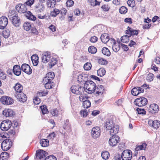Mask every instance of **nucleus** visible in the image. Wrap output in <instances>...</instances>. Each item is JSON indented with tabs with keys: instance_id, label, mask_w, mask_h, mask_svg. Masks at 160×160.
Returning a JSON list of instances; mask_svg holds the SVG:
<instances>
[{
	"instance_id": "2eb2a0df",
	"label": "nucleus",
	"mask_w": 160,
	"mask_h": 160,
	"mask_svg": "<svg viewBox=\"0 0 160 160\" xmlns=\"http://www.w3.org/2000/svg\"><path fill=\"white\" fill-rule=\"evenodd\" d=\"M15 97L20 102H24L27 100V97L25 94L21 92L20 93H15Z\"/></svg>"
},
{
	"instance_id": "20e7f679",
	"label": "nucleus",
	"mask_w": 160,
	"mask_h": 160,
	"mask_svg": "<svg viewBox=\"0 0 160 160\" xmlns=\"http://www.w3.org/2000/svg\"><path fill=\"white\" fill-rule=\"evenodd\" d=\"M132 153L129 150H125L122 152L121 155L122 160H131L132 158Z\"/></svg>"
},
{
	"instance_id": "cd10ccee",
	"label": "nucleus",
	"mask_w": 160,
	"mask_h": 160,
	"mask_svg": "<svg viewBox=\"0 0 160 160\" xmlns=\"http://www.w3.org/2000/svg\"><path fill=\"white\" fill-rule=\"evenodd\" d=\"M16 92V93H19L22 92L23 89V87L19 83H17L14 87Z\"/></svg>"
},
{
	"instance_id": "7c9ffc66",
	"label": "nucleus",
	"mask_w": 160,
	"mask_h": 160,
	"mask_svg": "<svg viewBox=\"0 0 160 160\" xmlns=\"http://www.w3.org/2000/svg\"><path fill=\"white\" fill-rule=\"evenodd\" d=\"M146 146L147 144L144 143H143L141 145L137 146L135 149V150L136 151L135 154L137 153V151L139 150L143 149L145 150L146 147Z\"/></svg>"
},
{
	"instance_id": "c9c22d12",
	"label": "nucleus",
	"mask_w": 160,
	"mask_h": 160,
	"mask_svg": "<svg viewBox=\"0 0 160 160\" xmlns=\"http://www.w3.org/2000/svg\"><path fill=\"white\" fill-rule=\"evenodd\" d=\"M139 87L133 88L131 90V93L133 96H136L139 94Z\"/></svg>"
},
{
	"instance_id": "39448f33",
	"label": "nucleus",
	"mask_w": 160,
	"mask_h": 160,
	"mask_svg": "<svg viewBox=\"0 0 160 160\" xmlns=\"http://www.w3.org/2000/svg\"><path fill=\"white\" fill-rule=\"evenodd\" d=\"M147 98L144 97L137 98L134 102L135 104L138 107L144 106L147 104Z\"/></svg>"
},
{
	"instance_id": "dca6fc26",
	"label": "nucleus",
	"mask_w": 160,
	"mask_h": 160,
	"mask_svg": "<svg viewBox=\"0 0 160 160\" xmlns=\"http://www.w3.org/2000/svg\"><path fill=\"white\" fill-rule=\"evenodd\" d=\"M100 39L102 42L104 43H106L108 42V45L109 47H111L109 43H110V40L111 39H110L108 34L104 33L102 34L100 37Z\"/></svg>"
},
{
	"instance_id": "69168bd1",
	"label": "nucleus",
	"mask_w": 160,
	"mask_h": 160,
	"mask_svg": "<svg viewBox=\"0 0 160 160\" xmlns=\"http://www.w3.org/2000/svg\"><path fill=\"white\" fill-rule=\"evenodd\" d=\"M100 2L97 1L96 0H94L92 2H91V5L93 6L99 5L100 4Z\"/></svg>"
},
{
	"instance_id": "4c0bfd02",
	"label": "nucleus",
	"mask_w": 160,
	"mask_h": 160,
	"mask_svg": "<svg viewBox=\"0 0 160 160\" xmlns=\"http://www.w3.org/2000/svg\"><path fill=\"white\" fill-rule=\"evenodd\" d=\"M60 12V11L59 9L57 8H55L53 11L51 12L50 15L52 17H55Z\"/></svg>"
},
{
	"instance_id": "de8ad7c7",
	"label": "nucleus",
	"mask_w": 160,
	"mask_h": 160,
	"mask_svg": "<svg viewBox=\"0 0 160 160\" xmlns=\"http://www.w3.org/2000/svg\"><path fill=\"white\" fill-rule=\"evenodd\" d=\"M92 67V65L91 63L89 62L86 63L84 65L83 68L85 70H90Z\"/></svg>"
},
{
	"instance_id": "864d4df0",
	"label": "nucleus",
	"mask_w": 160,
	"mask_h": 160,
	"mask_svg": "<svg viewBox=\"0 0 160 160\" xmlns=\"http://www.w3.org/2000/svg\"><path fill=\"white\" fill-rule=\"evenodd\" d=\"M127 3L128 6L130 7L133 8L135 6V3L134 0H128Z\"/></svg>"
},
{
	"instance_id": "e2e57ef3",
	"label": "nucleus",
	"mask_w": 160,
	"mask_h": 160,
	"mask_svg": "<svg viewBox=\"0 0 160 160\" xmlns=\"http://www.w3.org/2000/svg\"><path fill=\"white\" fill-rule=\"evenodd\" d=\"M58 111L57 109L52 110L51 111V113L53 116H57L58 115Z\"/></svg>"
},
{
	"instance_id": "bf43d9fd",
	"label": "nucleus",
	"mask_w": 160,
	"mask_h": 160,
	"mask_svg": "<svg viewBox=\"0 0 160 160\" xmlns=\"http://www.w3.org/2000/svg\"><path fill=\"white\" fill-rule=\"evenodd\" d=\"M98 62L101 65H105L107 64V61L103 58H101L98 59Z\"/></svg>"
},
{
	"instance_id": "a18cd8bd",
	"label": "nucleus",
	"mask_w": 160,
	"mask_h": 160,
	"mask_svg": "<svg viewBox=\"0 0 160 160\" xmlns=\"http://www.w3.org/2000/svg\"><path fill=\"white\" fill-rule=\"evenodd\" d=\"M57 62V59L55 58H52L51 59L50 62L49 64L50 68H51L54 66Z\"/></svg>"
},
{
	"instance_id": "b1692460",
	"label": "nucleus",
	"mask_w": 160,
	"mask_h": 160,
	"mask_svg": "<svg viewBox=\"0 0 160 160\" xmlns=\"http://www.w3.org/2000/svg\"><path fill=\"white\" fill-rule=\"evenodd\" d=\"M21 69L19 66L14 65L13 68V71L14 74L18 76H19L21 73Z\"/></svg>"
},
{
	"instance_id": "aec40b11",
	"label": "nucleus",
	"mask_w": 160,
	"mask_h": 160,
	"mask_svg": "<svg viewBox=\"0 0 160 160\" xmlns=\"http://www.w3.org/2000/svg\"><path fill=\"white\" fill-rule=\"evenodd\" d=\"M14 112L11 109L5 108L3 111L2 114L6 117H12L14 114Z\"/></svg>"
},
{
	"instance_id": "6ab92c4d",
	"label": "nucleus",
	"mask_w": 160,
	"mask_h": 160,
	"mask_svg": "<svg viewBox=\"0 0 160 160\" xmlns=\"http://www.w3.org/2000/svg\"><path fill=\"white\" fill-rule=\"evenodd\" d=\"M42 62L44 63H47L50 60L51 54L49 52H45L42 54Z\"/></svg>"
},
{
	"instance_id": "13d9d810",
	"label": "nucleus",
	"mask_w": 160,
	"mask_h": 160,
	"mask_svg": "<svg viewBox=\"0 0 160 160\" xmlns=\"http://www.w3.org/2000/svg\"><path fill=\"white\" fill-rule=\"evenodd\" d=\"M74 3V2L72 0H68L66 3L67 6L68 7H70L72 6Z\"/></svg>"
},
{
	"instance_id": "680f3d73",
	"label": "nucleus",
	"mask_w": 160,
	"mask_h": 160,
	"mask_svg": "<svg viewBox=\"0 0 160 160\" xmlns=\"http://www.w3.org/2000/svg\"><path fill=\"white\" fill-rule=\"evenodd\" d=\"M98 40V38L95 36H93L91 37L90 41L92 43H95Z\"/></svg>"
},
{
	"instance_id": "412c9836",
	"label": "nucleus",
	"mask_w": 160,
	"mask_h": 160,
	"mask_svg": "<svg viewBox=\"0 0 160 160\" xmlns=\"http://www.w3.org/2000/svg\"><path fill=\"white\" fill-rule=\"evenodd\" d=\"M148 124L154 128H158L160 126V121L157 120H149L148 121Z\"/></svg>"
},
{
	"instance_id": "f03ea898",
	"label": "nucleus",
	"mask_w": 160,
	"mask_h": 160,
	"mask_svg": "<svg viewBox=\"0 0 160 160\" xmlns=\"http://www.w3.org/2000/svg\"><path fill=\"white\" fill-rule=\"evenodd\" d=\"M96 85L92 81H85L83 88L85 91L89 94H91L95 91Z\"/></svg>"
},
{
	"instance_id": "f257e3e1",
	"label": "nucleus",
	"mask_w": 160,
	"mask_h": 160,
	"mask_svg": "<svg viewBox=\"0 0 160 160\" xmlns=\"http://www.w3.org/2000/svg\"><path fill=\"white\" fill-rule=\"evenodd\" d=\"M104 128L107 130H110V134H113L117 133L119 130L118 125H114L111 120H108L104 124Z\"/></svg>"
},
{
	"instance_id": "5fc2aeb1",
	"label": "nucleus",
	"mask_w": 160,
	"mask_h": 160,
	"mask_svg": "<svg viewBox=\"0 0 160 160\" xmlns=\"http://www.w3.org/2000/svg\"><path fill=\"white\" fill-rule=\"evenodd\" d=\"M33 102L35 104L38 105L40 102L41 100L38 97H35L33 99Z\"/></svg>"
},
{
	"instance_id": "6e6d98bb",
	"label": "nucleus",
	"mask_w": 160,
	"mask_h": 160,
	"mask_svg": "<svg viewBox=\"0 0 160 160\" xmlns=\"http://www.w3.org/2000/svg\"><path fill=\"white\" fill-rule=\"evenodd\" d=\"M88 112L86 109L82 110L80 112V114L84 118L86 117L88 115Z\"/></svg>"
},
{
	"instance_id": "4d7b16f0",
	"label": "nucleus",
	"mask_w": 160,
	"mask_h": 160,
	"mask_svg": "<svg viewBox=\"0 0 160 160\" xmlns=\"http://www.w3.org/2000/svg\"><path fill=\"white\" fill-rule=\"evenodd\" d=\"M45 160H57L56 157L53 155H50L47 157Z\"/></svg>"
},
{
	"instance_id": "9d476101",
	"label": "nucleus",
	"mask_w": 160,
	"mask_h": 160,
	"mask_svg": "<svg viewBox=\"0 0 160 160\" xmlns=\"http://www.w3.org/2000/svg\"><path fill=\"white\" fill-rule=\"evenodd\" d=\"M101 131L99 127H96L93 128L92 130L91 135L92 137L96 139L98 138L100 135Z\"/></svg>"
},
{
	"instance_id": "603ef678",
	"label": "nucleus",
	"mask_w": 160,
	"mask_h": 160,
	"mask_svg": "<svg viewBox=\"0 0 160 160\" xmlns=\"http://www.w3.org/2000/svg\"><path fill=\"white\" fill-rule=\"evenodd\" d=\"M138 113L139 114H145L146 113V111L143 109H142V108H138L136 110Z\"/></svg>"
},
{
	"instance_id": "8fccbe9b",
	"label": "nucleus",
	"mask_w": 160,
	"mask_h": 160,
	"mask_svg": "<svg viewBox=\"0 0 160 160\" xmlns=\"http://www.w3.org/2000/svg\"><path fill=\"white\" fill-rule=\"evenodd\" d=\"M10 34V32L9 30L3 31L2 32V35L3 37L7 38L9 37Z\"/></svg>"
},
{
	"instance_id": "f8f14e48",
	"label": "nucleus",
	"mask_w": 160,
	"mask_h": 160,
	"mask_svg": "<svg viewBox=\"0 0 160 160\" xmlns=\"http://www.w3.org/2000/svg\"><path fill=\"white\" fill-rule=\"evenodd\" d=\"M110 42L113 51L115 52H118L120 48L119 44L117 43L115 40L112 38H111L110 40Z\"/></svg>"
},
{
	"instance_id": "c85d7f7f",
	"label": "nucleus",
	"mask_w": 160,
	"mask_h": 160,
	"mask_svg": "<svg viewBox=\"0 0 160 160\" xmlns=\"http://www.w3.org/2000/svg\"><path fill=\"white\" fill-rule=\"evenodd\" d=\"M16 9L18 10L19 12L20 13H24L26 12L27 10V8L24 5H21L17 6H16Z\"/></svg>"
},
{
	"instance_id": "052dcab7",
	"label": "nucleus",
	"mask_w": 160,
	"mask_h": 160,
	"mask_svg": "<svg viewBox=\"0 0 160 160\" xmlns=\"http://www.w3.org/2000/svg\"><path fill=\"white\" fill-rule=\"evenodd\" d=\"M55 134L54 132H52L48 136V138L49 139L52 140L54 139L55 136Z\"/></svg>"
},
{
	"instance_id": "a878e982",
	"label": "nucleus",
	"mask_w": 160,
	"mask_h": 160,
	"mask_svg": "<svg viewBox=\"0 0 160 160\" xmlns=\"http://www.w3.org/2000/svg\"><path fill=\"white\" fill-rule=\"evenodd\" d=\"M27 18L30 20L35 21L36 19V17L33 15L32 14L30 11H28L25 14Z\"/></svg>"
},
{
	"instance_id": "37998d69",
	"label": "nucleus",
	"mask_w": 160,
	"mask_h": 160,
	"mask_svg": "<svg viewBox=\"0 0 160 160\" xmlns=\"http://www.w3.org/2000/svg\"><path fill=\"white\" fill-rule=\"evenodd\" d=\"M101 156L103 159L106 160L108 158L109 153L108 151H104L102 152Z\"/></svg>"
},
{
	"instance_id": "ddd939ff",
	"label": "nucleus",
	"mask_w": 160,
	"mask_h": 160,
	"mask_svg": "<svg viewBox=\"0 0 160 160\" xmlns=\"http://www.w3.org/2000/svg\"><path fill=\"white\" fill-rule=\"evenodd\" d=\"M8 23V19L5 16L0 18V29H4L7 26Z\"/></svg>"
},
{
	"instance_id": "4be33fe9",
	"label": "nucleus",
	"mask_w": 160,
	"mask_h": 160,
	"mask_svg": "<svg viewBox=\"0 0 160 160\" xmlns=\"http://www.w3.org/2000/svg\"><path fill=\"white\" fill-rule=\"evenodd\" d=\"M126 33L129 35V36L131 37L132 35H137L138 34V31L134 30L129 27L128 28V29L126 31Z\"/></svg>"
},
{
	"instance_id": "774afa93",
	"label": "nucleus",
	"mask_w": 160,
	"mask_h": 160,
	"mask_svg": "<svg viewBox=\"0 0 160 160\" xmlns=\"http://www.w3.org/2000/svg\"><path fill=\"white\" fill-rule=\"evenodd\" d=\"M35 0H28L26 2V4L28 6H31L34 3Z\"/></svg>"
},
{
	"instance_id": "393cba45",
	"label": "nucleus",
	"mask_w": 160,
	"mask_h": 160,
	"mask_svg": "<svg viewBox=\"0 0 160 160\" xmlns=\"http://www.w3.org/2000/svg\"><path fill=\"white\" fill-rule=\"evenodd\" d=\"M47 153V152L43 150H39L37 152V157L39 159H42L45 157Z\"/></svg>"
},
{
	"instance_id": "ea45409f",
	"label": "nucleus",
	"mask_w": 160,
	"mask_h": 160,
	"mask_svg": "<svg viewBox=\"0 0 160 160\" xmlns=\"http://www.w3.org/2000/svg\"><path fill=\"white\" fill-rule=\"evenodd\" d=\"M35 8L37 11H38L39 12H41L43 11L44 7L43 5L39 4L35 6Z\"/></svg>"
},
{
	"instance_id": "0eeeda50",
	"label": "nucleus",
	"mask_w": 160,
	"mask_h": 160,
	"mask_svg": "<svg viewBox=\"0 0 160 160\" xmlns=\"http://www.w3.org/2000/svg\"><path fill=\"white\" fill-rule=\"evenodd\" d=\"M11 124V122L9 120H4L1 124V128L3 131H7L10 128Z\"/></svg>"
},
{
	"instance_id": "e433bc0d",
	"label": "nucleus",
	"mask_w": 160,
	"mask_h": 160,
	"mask_svg": "<svg viewBox=\"0 0 160 160\" xmlns=\"http://www.w3.org/2000/svg\"><path fill=\"white\" fill-rule=\"evenodd\" d=\"M91 102L88 100H85L83 101V106L84 108H88L91 106Z\"/></svg>"
},
{
	"instance_id": "09e8293b",
	"label": "nucleus",
	"mask_w": 160,
	"mask_h": 160,
	"mask_svg": "<svg viewBox=\"0 0 160 160\" xmlns=\"http://www.w3.org/2000/svg\"><path fill=\"white\" fill-rule=\"evenodd\" d=\"M128 11L127 8L124 6L121 7L119 9V11L120 13L122 14H125Z\"/></svg>"
},
{
	"instance_id": "79ce46f5",
	"label": "nucleus",
	"mask_w": 160,
	"mask_h": 160,
	"mask_svg": "<svg viewBox=\"0 0 160 160\" xmlns=\"http://www.w3.org/2000/svg\"><path fill=\"white\" fill-rule=\"evenodd\" d=\"M88 51L89 52L92 54H94L97 51V48L93 46H90L88 48Z\"/></svg>"
},
{
	"instance_id": "c03bdc74",
	"label": "nucleus",
	"mask_w": 160,
	"mask_h": 160,
	"mask_svg": "<svg viewBox=\"0 0 160 160\" xmlns=\"http://www.w3.org/2000/svg\"><path fill=\"white\" fill-rule=\"evenodd\" d=\"M8 155V154L6 152H2L0 155V159L2 160H6Z\"/></svg>"
},
{
	"instance_id": "2f4dec72",
	"label": "nucleus",
	"mask_w": 160,
	"mask_h": 160,
	"mask_svg": "<svg viewBox=\"0 0 160 160\" xmlns=\"http://www.w3.org/2000/svg\"><path fill=\"white\" fill-rule=\"evenodd\" d=\"M56 0H48L47 4L48 7L53 8L55 7L56 4Z\"/></svg>"
},
{
	"instance_id": "7ed1b4c3",
	"label": "nucleus",
	"mask_w": 160,
	"mask_h": 160,
	"mask_svg": "<svg viewBox=\"0 0 160 160\" xmlns=\"http://www.w3.org/2000/svg\"><path fill=\"white\" fill-rule=\"evenodd\" d=\"M112 135L108 141L109 144L111 146L114 147L117 145L120 141L119 137L116 134H110Z\"/></svg>"
},
{
	"instance_id": "1a4fd4ad",
	"label": "nucleus",
	"mask_w": 160,
	"mask_h": 160,
	"mask_svg": "<svg viewBox=\"0 0 160 160\" xmlns=\"http://www.w3.org/2000/svg\"><path fill=\"white\" fill-rule=\"evenodd\" d=\"M0 101L4 105L12 104L13 102V101L12 98L6 96L2 97L0 98Z\"/></svg>"
},
{
	"instance_id": "338daca9",
	"label": "nucleus",
	"mask_w": 160,
	"mask_h": 160,
	"mask_svg": "<svg viewBox=\"0 0 160 160\" xmlns=\"http://www.w3.org/2000/svg\"><path fill=\"white\" fill-rule=\"evenodd\" d=\"M31 32L35 34H38V32L36 28L34 27H31Z\"/></svg>"
},
{
	"instance_id": "58836bf2",
	"label": "nucleus",
	"mask_w": 160,
	"mask_h": 160,
	"mask_svg": "<svg viewBox=\"0 0 160 160\" xmlns=\"http://www.w3.org/2000/svg\"><path fill=\"white\" fill-rule=\"evenodd\" d=\"M23 27L24 30L28 31L31 29L32 27L30 23L26 22L23 24Z\"/></svg>"
},
{
	"instance_id": "a211bd4d",
	"label": "nucleus",
	"mask_w": 160,
	"mask_h": 160,
	"mask_svg": "<svg viewBox=\"0 0 160 160\" xmlns=\"http://www.w3.org/2000/svg\"><path fill=\"white\" fill-rule=\"evenodd\" d=\"M149 110L152 113L157 112L159 110L158 105L155 103L151 104L149 106Z\"/></svg>"
},
{
	"instance_id": "f704fd0d",
	"label": "nucleus",
	"mask_w": 160,
	"mask_h": 160,
	"mask_svg": "<svg viewBox=\"0 0 160 160\" xmlns=\"http://www.w3.org/2000/svg\"><path fill=\"white\" fill-rule=\"evenodd\" d=\"M102 51V53L105 55L109 56L111 55V52L107 48H103Z\"/></svg>"
},
{
	"instance_id": "423d86ee",
	"label": "nucleus",
	"mask_w": 160,
	"mask_h": 160,
	"mask_svg": "<svg viewBox=\"0 0 160 160\" xmlns=\"http://www.w3.org/2000/svg\"><path fill=\"white\" fill-rule=\"evenodd\" d=\"M12 142L11 140L6 139L4 140L1 144V148L4 151H7L12 146Z\"/></svg>"
},
{
	"instance_id": "4468645a",
	"label": "nucleus",
	"mask_w": 160,
	"mask_h": 160,
	"mask_svg": "<svg viewBox=\"0 0 160 160\" xmlns=\"http://www.w3.org/2000/svg\"><path fill=\"white\" fill-rule=\"evenodd\" d=\"M21 69L22 71L29 75L32 72V70L30 66L27 64H22Z\"/></svg>"
},
{
	"instance_id": "5701e85b",
	"label": "nucleus",
	"mask_w": 160,
	"mask_h": 160,
	"mask_svg": "<svg viewBox=\"0 0 160 160\" xmlns=\"http://www.w3.org/2000/svg\"><path fill=\"white\" fill-rule=\"evenodd\" d=\"M104 90V88L102 85L98 86L97 88H95V91L97 95H102L103 93Z\"/></svg>"
},
{
	"instance_id": "49530a36",
	"label": "nucleus",
	"mask_w": 160,
	"mask_h": 160,
	"mask_svg": "<svg viewBox=\"0 0 160 160\" xmlns=\"http://www.w3.org/2000/svg\"><path fill=\"white\" fill-rule=\"evenodd\" d=\"M154 76L152 73H149L148 74L146 78V79L148 82H151L153 80Z\"/></svg>"
},
{
	"instance_id": "9b49d317",
	"label": "nucleus",
	"mask_w": 160,
	"mask_h": 160,
	"mask_svg": "<svg viewBox=\"0 0 160 160\" xmlns=\"http://www.w3.org/2000/svg\"><path fill=\"white\" fill-rule=\"evenodd\" d=\"M10 19L12 20L13 25L16 27L19 26L20 23V19L18 18V14L14 13L10 16Z\"/></svg>"
},
{
	"instance_id": "bb28decb",
	"label": "nucleus",
	"mask_w": 160,
	"mask_h": 160,
	"mask_svg": "<svg viewBox=\"0 0 160 160\" xmlns=\"http://www.w3.org/2000/svg\"><path fill=\"white\" fill-rule=\"evenodd\" d=\"M33 65L36 66L38 63V57L37 55H33L31 57Z\"/></svg>"
},
{
	"instance_id": "0e129e2a",
	"label": "nucleus",
	"mask_w": 160,
	"mask_h": 160,
	"mask_svg": "<svg viewBox=\"0 0 160 160\" xmlns=\"http://www.w3.org/2000/svg\"><path fill=\"white\" fill-rule=\"evenodd\" d=\"M102 8L104 11H108L109 9V8L108 5H103L102 6Z\"/></svg>"
},
{
	"instance_id": "6e6552de",
	"label": "nucleus",
	"mask_w": 160,
	"mask_h": 160,
	"mask_svg": "<svg viewBox=\"0 0 160 160\" xmlns=\"http://www.w3.org/2000/svg\"><path fill=\"white\" fill-rule=\"evenodd\" d=\"M71 92L77 95H80L83 93V88L79 85H73L71 88Z\"/></svg>"
},
{
	"instance_id": "3c124183",
	"label": "nucleus",
	"mask_w": 160,
	"mask_h": 160,
	"mask_svg": "<svg viewBox=\"0 0 160 160\" xmlns=\"http://www.w3.org/2000/svg\"><path fill=\"white\" fill-rule=\"evenodd\" d=\"M40 108L42 111L43 114H44L47 113L48 112V110L46 106L45 105H43L40 107Z\"/></svg>"
},
{
	"instance_id": "c756f323",
	"label": "nucleus",
	"mask_w": 160,
	"mask_h": 160,
	"mask_svg": "<svg viewBox=\"0 0 160 160\" xmlns=\"http://www.w3.org/2000/svg\"><path fill=\"white\" fill-rule=\"evenodd\" d=\"M43 81V84H44L45 87L47 89H50L52 88L54 83L52 82H49V81L46 82Z\"/></svg>"
},
{
	"instance_id": "a19ab883",
	"label": "nucleus",
	"mask_w": 160,
	"mask_h": 160,
	"mask_svg": "<svg viewBox=\"0 0 160 160\" xmlns=\"http://www.w3.org/2000/svg\"><path fill=\"white\" fill-rule=\"evenodd\" d=\"M130 36L128 35L123 36L121 38V41L123 43H127L129 42Z\"/></svg>"
},
{
	"instance_id": "f3484780",
	"label": "nucleus",
	"mask_w": 160,
	"mask_h": 160,
	"mask_svg": "<svg viewBox=\"0 0 160 160\" xmlns=\"http://www.w3.org/2000/svg\"><path fill=\"white\" fill-rule=\"evenodd\" d=\"M54 77L55 75L53 72H49L46 75L45 77L43 79V81H45V82H47V81L52 82V81L54 78Z\"/></svg>"
},
{
	"instance_id": "473e14b6",
	"label": "nucleus",
	"mask_w": 160,
	"mask_h": 160,
	"mask_svg": "<svg viewBox=\"0 0 160 160\" xmlns=\"http://www.w3.org/2000/svg\"><path fill=\"white\" fill-rule=\"evenodd\" d=\"M40 144L42 147H46L49 145V141L47 139H42L40 141Z\"/></svg>"
},
{
	"instance_id": "72a5a7b5",
	"label": "nucleus",
	"mask_w": 160,
	"mask_h": 160,
	"mask_svg": "<svg viewBox=\"0 0 160 160\" xmlns=\"http://www.w3.org/2000/svg\"><path fill=\"white\" fill-rule=\"evenodd\" d=\"M106 71L103 68H101L97 71V75L100 77L103 76L105 74Z\"/></svg>"
}]
</instances>
